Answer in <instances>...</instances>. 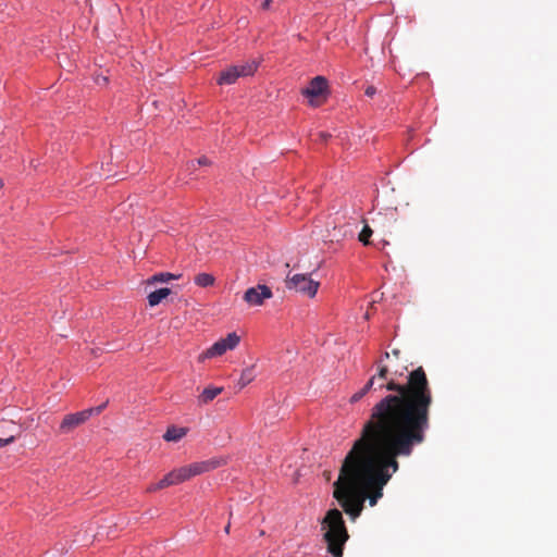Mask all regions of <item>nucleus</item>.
<instances>
[{
  "label": "nucleus",
  "mask_w": 557,
  "mask_h": 557,
  "mask_svg": "<svg viewBox=\"0 0 557 557\" xmlns=\"http://www.w3.org/2000/svg\"><path fill=\"white\" fill-rule=\"evenodd\" d=\"M181 275H174L169 272L158 273L152 275L147 282L148 284H154V283H165L174 278H178Z\"/></svg>",
  "instance_id": "obj_16"
},
{
  "label": "nucleus",
  "mask_w": 557,
  "mask_h": 557,
  "mask_svg": "<svg viewBox=\"0 0 557 557\" xmlns=\"http://www.w3.org/2000/svg\"><path fill=\"white\" fill-rule=\"evenodd\" d=\"M411 379L406 386L389 383L387 388L398 393L372 407L333 483V497L351 520L361 515L367 499L373 507L383 496V487L399 468L397 458L409 457L426 440L430 389L419 374Z\"/></svg>",
  "instance_id": "obj_1"
},
{
  "label": "nucleus",
  "mask_w": 557,
  "mask_h": 557,
  "mask_svg": "<svg viewBox=\"0 0 557 557\" xmlns=\"http://www.w3.org/2000/svg\"><path fill=\"white\" fill-rule=\"evenodd\" d=\"M371 235H372V230L370 228L369 225H364V227L362 228V231L359 234V240L361 243H363L364 245H368L369 238Z\"/></svg>",
  "instance_id": "obj_18"
},
{
  "label": "nucleus",
  "mask_w": 557,
  "mask_h": 557,
  "mask_svg": "<svg viewBox=\"0 0 557 557\" xmlns=\"http://www.w3.org/2000/svg\"><path fill=\"white\" fill-rule=\"evenodd\" d=\"M388 358H389V352L385 351L379 359H382V363H383L384 360H386Z\"/></svg>",
  "instance_id": "obj_28"
},
{
  "label": "nucleus",
  "mask_w": 557,
  "mask_h": 557,
  "mask_svg": "<svg viewBox=\"0 0 557 557\" xmlns=\"http://www.w3.org/2000/svg\"><path fill=\"white\" fill-rule=\"evenodd\" d=\"M321 529L324 531L323 540L327 545V552L333 557H343L344 545L349 534L342 511L337 508L327 510L321 521Z\"/></svg>",
  "instance_id": "obj_2"
},
{
  "label": "nucleus",
  "mask_w": 557,
  "mask_h": 557,
  "mask_svg": "<svg viewBox=\"0 0 557 557\" xmlns=\"http://www.w3.org/2000/svg\"><path fill=\"white\" fill-rule=\"evenodd\" d=\"M258 67V63L255 61L245 62L242 64L233 65L225 71L221 72L218 78L219 85H231L236 82L238 77H245L252 75Z\"/></svg>",
  "instance_id": "obj_7"
},
{
  "label": "nucleus",
  "mask_w": 557,
  "mask_h": 557,
  "mask_svg": "<svg viewBox=\"0 0 557 557\" xmlns=\"http://www.w3.org/2000/svg\"><path fill=\"white\" fill-rule=\"evenodd\" d=\"M171 294V289L168 287L159 288L154 292H151L148 295V302L151 307L159 305L164 298H166Z\"/></svg>",
  "instance_id": "obj_13"
},
{
  "label": "nucleus",
  "mask_w": 557,
  "mask_h": 557,
  "mask_svg": "<svg viewBox=\"0 0 557 557\" xmlns=\"http://www.w3.org/2000/svg\"><path fill=\"white\" fill-rule=\"evenodd\" d=\"M14 440H15V438H14V436H10V437H8V438H1V437H0V448H1V447H4V446H7V445H9V444H11V443H13V442H14Z\"/></svg>",
  "instance_id": "obj_25"
},
{
  "label": "nucleus",
  "mask_w": 557,
  "mask_h": 557,
  "mask_svg": "<svg viewBox=\"0 0 557 557\" xmlns=\"http://www.w3.org/2000/svg\"><path fill=\"white\" fill-rule=\"evenodd\" d=\"M302 96L309 99L311 107L321 106L329 95V84L324 76H315L312 78L305 89L301 91Z\"/></svg>",
  "instance_id": "obj_5"
},
{
  "label": "nucleus",
  "mask_w": 557,
  "mask_h": 557,
  "mask_svg": "<svg viewBox=\"0 0 557 557\" xmlns=\"http://www.w3.org/2000/svg\"><path fill=\"white\" fill-rule=\"evenodd\" d=\"M271 3H272V0H264V1L262 2V4H261V8H262L263 10H269V9H270V7H271Z\"/></svg>",
  "instance_id": "obj_27"
},
{
  "label": "nucleus",
  "mask_w": 557,
  "mask_h": 557,
  "mask_svg": "<svg viewBox=\"0 0 557 557\" xmlns=\"http://www.w3.org/2000/svg\"><path fill=\"white\" fill-rule=\"evenodd\" d=\"M230 530H231V522L228 521V523H227V524L225 525V528H224V532H225L226 534H230Z\"/></svg>",
  "instance_id": "obj_29"
},
{
  "label": "nucleus",
  "mask_w": 557,
  "mask_h": 557,
  "mask_svg": "<svg viewBox=\"0 0 557 557\" xmlns=\"http://www.w3.org/2000/svg\"><path fill=\"white\" fill-rule=\"evenodd\" d=\"M364 94L366 96L368 97H373L375 94H376V88L372 85H369L366 89H364Z\"/></svg>",
  "instance_id": "obj_23"
},
{
  "label": "nucleus",
  "mask_w": 557,
  "mask_h": 557,
  "mask_svg": "<svg viewBox=\"0 0 557 557\" xmlns=\"http://www.w3.org/2000/svg\"><path fill=\"white\" fill-rule=\"evenodd\" d=\"M196 160H190L186 163V171L191 175L197 170Z\"/></svg>",
  "instance_id": "obj_21"
},
{
  "label": "nucleus",
  "mask_w": 557,
  "mask_h": 557,
  "mask_svg": "<svg viewBox=\"0 0 557 557\" xmlns=\"http://www.w3.org/2000/svg\"><path fill=\"white\" fill-rule=\"evenodd\" d=\"M90 419V411L82 410L64 416L59 426L61 434H69Z\"/></svg>",
  "instance_id": "obj_9"
},
{
  "label": "nucleus",
  "mask_w": 557,
  "mask_h": 557,
  "mask_svg": "<svg viewBox=\"0 0 557 557\" xmlns=\"http://www.w3.org/2000/svg\"><path fill=\"white\" fill-rule=\"evenodd\" d=\"M368 394V392L362 387L361 389H359L358 392H356L351 397H350V403L351 404H355V403H358L359 400H361L366 395Z\"/></svg>",
  "instance_id": "obj_19"
},
{
  "label": "nucleus",
  "mask_w": 557,
  "mask_h": 557,
  "mask_svg": "<svg viewBox=\"0 0 557 557\" xmlns=\"http://www.w3.org/2000/svg\"><path fill=\"white\" fill-rule=\"evenodd\" d=\"M272 290L267 285H257L248 288L244 294V300L250 306H261L264 299L272 297Z\"/></svg>",
  "instance_id": "obj_10"
},
{
  "label": "nucleus",
  "mask_w": 557,
  "mask_h": 557,
  "mask_svg": "<svg viewBox=\"0 0 557 557\" xmlns=\"http://www.w3.org/2000/svg\"><path fill=\"white\" fill-rule=\"evenodd\" d=\"M285 286L289 290H295L313 298L318 293L320 283L313 281L307 274H294L292 276L288 274L285 280Z\"/></svg>",
  "instance_id": "obj_6"
},
{
  "label": "nucleus",
  "mask_w": 557,
  "mask_h": 557,
  "mask_svg": "<svg viewBox=\"0 0 557 557\" xmlns=\"http://www.w3.org/2000/svg\"><path fill=\"white\" fill-rule=\"evenodd\" d=\"M3 181L0 178V189L3 187Z\"/></svg>",
  "instance_id": "obj_31"
},
{
  "label": "nucleus",
  "mask_w": 557,
  "mask_h": 557,
  "mask_svg": "<svg viewBox=\"0 0 557 557\" xmlns=\"http://www.w3.org/2000/svg\"><path fill=\"white\" fill-rule=\"evenodd\" d=\"M196 162L198 166H206L210 164V160L207 157H200Z\"/></svg>",
  "instance_id": "obj_24"
},
{
  "label": "nucleus",
  "mask_w": 557,
  "mask_h": 557,
  "mask_svg": "<svg viewBox=\"0 0 557 557\" xmlns=\"http://www.w3.org/2000/svg\"><path fill=\"white\" fill-rule=\"evenodd\" d=\"M223 387L215 386L206 387L198 396V404L200 406L210 404L215 397H218L223 392Z\"/></svg>",
  "instance_id": "obj_11"
},
{
  "label": "nucleus",
  "mask_w": 557,
  "mask_h": 557,
  "mask_svg": "<svg viewBox=\"0 0 557 557\" xmlns=\"http://www.w3.org/2000/svg\"><path fill=\"white\" fill-rule=\"evenodd\" d=\"M240 342V337L235 333H230L225 338L215 342L210 348L199 356V361L224 355L227 350L234 349Z\"/></svg>",
  "instance_id": "obj_8"
},
{
  "label": "nucleus",
  "mask_w": 557,
  "mask_h": 557,
  "mask_svg": "<svg viewBox=\"0 0 557 557\" xmlns=\"http://www.w3.org/2000/svg\"><path fill=\"white\" fill-rule=\"evenodd\" d=\"M223 465H225V460L223 458H212L174 469L166 475L172 486L183 483L196 475L212 471Z\"/></svg>",
  "instance_id": "obj_3"
},
{
  "label": "nucleus",
  "mask_w": 557,
  "mask_h": 557,
  "mask_svg": "<svg viewBox=\"0 0 557 557\" xmlns=\"http://www.w3.org/2000/svg\"><path fill=\"white\" fill-rule=\"evenodd\" d=\"M108 405V401L97 406V407H92V408H88V409H85L86 411H90V417L94 416V414H100L104 408L107 407Z\"/></svg>",
  "instance_id": "obj_20"
},
{
  "label": "nucleus",
  "mask_w": 557,
  "mask_h": 557,
  "mask_svg": "<svg viewBox=\"0 0 557 557\" xmlns=\"http://www.w3.org/2000/svg\"><path fill=\"white\" fill-rule=\"evenodd\" d=\"M318 137H319L320 141L326 143L327 139L331 137V135L329 133H325V132H319L318 133Z\"/></svg>",
  "instance_id": "obj_26"
},
{
  "label": "nucleus",
  "mask_w": 557,
  "mask_h": 557,
  "mask_svg": "<svg viewBox=\"0 0 557 557\" xmlns=\"http://www.w3.org/2000/svg\"><path fill=\"white\" fill-rule=\"evenodd\" d=\"M375 381L376 375L371 376L369 381L364 384L363 388L369 393V391L373 388Z\"/></svg>",
  "instance_id": "obj_22"
},
{
  "label": "nucleus",
  "mask_w": 557,
  "mask_h": 557,
  "mask_svg": "<svg viewBox=\"0 0 557 557\" xmlns=\"http://www.w3.org/2000/svg\"><path fill=\"white\" fill-rule=\"evenodd\" d=\"M256 377V368L255 366L247 367L242 371L240 377L238 380L239 388H244L250 382H252Z\"/></svg>",
  "instance_id": "obj_14"
},
{
  "label": "nucleus",
  "mask_w": 557,
  "mask_h": 557,
  "mask_svg": "<svg viewBox=\"0 0 557 557\" xmlns=\"http://www.w3.org/2000/svg\"><path fill=\"white\" fill-rule=\"evenodd\" d=\"M399 354H400V351L398 349L393 350V355H395L396 357H398Z\"/></svg>",
  "instance_id": "obj_30"
},
{
  "label": "nucleus",
  "mask_w": 557,
  "mask_h": 557,
  "mask_svg": "<svg viewBox=\"0 0 557 557\" xmlns=\"http://www.w3.org/2000/svg\"><path fill=\"white\" fill-rule=\"evenodd\" d=\"M375 364L377 366V373L375 374L376 375V380L385 381V382L379 383L377 388L381 389V391L385 389V391L389 392V394H387L384 397H382L377 403H380L382 399H384L387 396L395 395V394L398 393L396 389H388L387 388L389 383H395L398 386H406L412 380L411 377H413L414 375L419 374L421 377H424V380L426 381V385H428V388L430 389V395H431V406L433 405L432 388H431L430 382L428 380L426 373H425V371H424V369L422 367H418L417 369L410 371L408 373L407 377H406V381L404 383H401V382L396 381L393 377L392 379L387 377L388 373H389V370H388V367L386 364H382V359H377L375 361Z\"/></svg>",
  "instance_id": "obj_4"
},
{
  "label": "nucleus",
  "mask_w": 557,
  "mask_h": 557,
  "mask_svg": "<svg viewBox=\"0 0 557 557\" xmlns=\"http://www.w3.org/2000/svg\"><path fill=\"white\" fill-rule=\"evenodd\" d=\"M171 486L170 481L168 479V475L165 474L159 482L151 483L147 486L146 492L147 493H154L157 491L163 490L165 487Z\"/></svg>",
  "instance_id": "obj_17"
},
{
  "label": "nucleus",
  "mask_w": 557,
  "mask_h": 557,
  "mask_svg": "<svg viewBox=\"0 0 557 557\" xmlns=\"http://www.w3.org/2000/svg\"><path fill=\"white\" fill-rule=\"evenodd\" d=\"M187 434L186 428H177L175 425H171L168 428L166 432L163 435V438L166 442H177L183 438Z\"/></svg>",
  "instance_id": "obj_12"
},
{
  "label": "nucleus",
  "mask_w": 557,
  "mask_h": 557,
  "mask_svg": "<svg viewBox=\"0 0 557 557\" xmlns=\"http://www.w3.org/2000/svg\"><path fill=\"white\" fill-rule=\"evenodd\" d=\"M214 276L209 273H199L195 276V284L200 287H209L214 284Z\"/></svg>",
  "instance_id": "obj_15"
}]
</instances>
